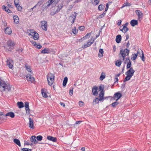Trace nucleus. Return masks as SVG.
I'll list each match as a JSON object with an SVG mask.
<instances>
[{
  "instance_id": "a18cd8bd",
  "label": "nucleus",
  "mask_w": 151,
  "mask_h": 151,
  "mask_svg": "<svg viewBox=\"0 0 151 151\" xmlns=\"http://www.w3.org/2000/svg\"><path fill=\"white\" fill-rule=\"evenodd\" d=\"M128 23L127 22L126 23L124 24L122 26L123 27H125L126 29V31H128L129 28L127 27Z\"/></svg>"
},
{
  "instance_id": "f257e3e1",
  "label": "nucleus",
  "mask_w": 151,
  "mask_h": 151,
  "mask_svg": "<svg viewBox=\"0 0 151 151\" xmlns=\"http://www.w3.org/2000/svg\"><path fill=\"white\" fill-rule=\"evenodd\" d=\"M5 89H7L8 91L10 90V86L6 84L4 81L0 80V91H4Z\"/></svg>"
},
{
  "instance_id": "dca6fc26",
  "label": "nucleus",
  "mask_w": 151,
  "mask_h": 151,
  "mask_svg": "<svg viewBox=\"0 0 151 151\" xmlns=\"http://www.w3.org/2000/svg\"><path fill=\"white\" fill-rule=\"evenodd\" d=\"M29 35H33V38L35 40H37L39 38V35L38 33L35 32H31V33H29Z\"/></svg>"
},
{
  "instance_id": "f03ea898",
  "label": "nucleus",
  "mask_w": 151,
  "mask_h": 151,
  "mask_svg": "<svg viewBox=\"0 0 151 151\" xmlns=\"http://www.w3.org/2000/svg\"><path fill=\"white\" fill-rule=\"evenodd\" d=\"M129 52V50L127 48L124 49V50H121L119 55V58H121V60H124L125 57L128 55Z\"/></svg>"
},
{
  "instance_id": "ddd939ff",
  "label": "nucleus",
  "mask_w": 151,
  "mask_h": 151,
  "mask_svg": "<svg viewBox=\"0 0 151 151\" xmlns=\"http://www.w3.org/2000/svg\"><path fill=\"white\" fill-rule=\"evenodd\" d=\"M29 127L31 129H34V121L32 119L31 117L29 118Z\"/></svg>"
},
{
  "instance_id": "49530a36",
  "label": "nucleus",
  "mask_w": 151,
  "mask_h": 151,
  "mask_svg": "<svg viewBox=\"0 0 151 151\" xmlns=\"http://www.w3.org/2000/svg\"><path fill=\"white\" fill-rule=\"evenodd\" d=\"M100 101L99 100V99L98 98H96L95 99H94L93 101V103H95V104L96 103L97 104L99 103V101Z\"/></svg>"
},
{
  "instance_id": "3c124183",
  "label": "nucleus",
  "mask_w": 151,
  "mask_h": 151,
  "mask_svg": "<svg viewBox=\"0 0 151 151\" xmlns=\"http://www.w3.org/2000/svg\"><path fill=\"white\" fill-rule=\"evenodd\" d=\"M104 87L103 86H100L99 87V91H101L104 92Z\"/></svg>"
},
{
  "instance_id": "a211bd4d",
  "label": "nucleus",
  "mask_w": 151,
  "mask_h": 151,
  "mask_svg": "<svg viewBox=\"0 0 151 151\" xmlns=\"http://www.w3.org/2000/svg\"><path fill=\"white\" fill-rule=\"evenodd\" d=\"M4 32L6 34L9 35H10L12 32L11 29L9 27H7L6 28H5Z\"/></svg>"
},
{
  "instance_id": "cd10ccee",
  "label": "nucleus",
  "mask_w": 151,
  "mask_h": 151,
  "mask_svg": "<svg viewBox=\"0 0 151 151\" xmlns=\"http://www.w3.org/2000/svg\"><path fill=\"white\" fill-rule=\"evenodd\" d=\"M13 19L14 21V22L15 23H19V18L17 16H14L13 17Z\"/></svg>"
},
{
  "instance_id": "79ce46f5",
  "label": "nucleus",
  "mask_w": 151,
  "mask_h": 151,
  "mask_svg": "<svg viewBox=\"0 0 151 151\" xmlns=\"http://www.w3.org/2000/svg\"><path fill=\"white\" fill-rule=\"evenodd\" d=\"M140 51H141V53H142V56H141V55H140V54L139 55H140V57H141V59H142V60L143 61H145V59H144V54L143 53V52L142 51L140 50Z\"/></svg>"
},
{
  "instance_id": "b1692460",
  "label": "nucleus",
  "mask_w": 151,
  "mask_h": 151,
  "mask_svg": "<svg viewBox=\"0 0 151 151\" xmlns=\"http://www.w3.org/2000/svg\"><path fill=\"white\" fill-rule=\"evenodd\" d=\"M130 23L132 26L134 27L135 25H137L138 24V22L137 20L133 19L131 21Z\"/></svg>"
},
{
  "instance_id": "1a4fd4ad",
  "label": "nucleus",
  "mask_w": 151,
  "mask_h": 151,
  "mask_svg": "<svg viewBox=\"0 0 151 151\" xmlns=\"http://www.w3.org/2000/svg\"><path fill=\"white\" fill-rule=\"evenodd\" d=\"M136 14L138 17V19L141 20L142 19L143 13L142 11L139 10H136L135 11Z\"/></svg>"
},
{
  "instance_id": "393cba45",
  "label": "nucleus",
  "mask_w": 151,
  "mask_h": 151,
  "mask_svg": "<svg viewBox=\"0 0 151 151\" xmlns=\"http://www.w3.org/2000/svg\"><path fill=\"white\" fill-rule=\"evenodd\" d=\"M122 39V37L120 35H117L116 37V42L117 43H119L121 41Z\"/></svg>"
},
{
  "instance_id": "f3484780",
  "label": "nucleus",
  "mask_w": 151,
  "mask_h": 151,
  "mask_svg": "<svg viewBox=\"0 0 151 151\" xmlns=\"http://www.w3.org/2000/svg\"><path fill=\"white\" fill-rule=\"evenodd\" d=\"M94 41V39L92 42L89 41L88 42L87 44L83 45L82 46V48L84 49L86 48L87 47L90 46L91 44H92Z\"/></svg>"
},
{
  "instance_id": "6e6d98bb",
  "label": "nucleus",
  "mask_w": 151,
  "mask_h": 151,
  "mask_svg": "<svg viewBox=\"0 0 151 151\" xmlns=\"http://www.w3.org/2000/svg\"><path fill=\"white\" fill-rule=\"evenodd\" d=\"M29 103L28 102H26L24 104V106L25 107V108H28L29 107Z\"/></svg>"
},
{
  "instance_id": "412c9836",
  "label": "nucleus",
  "mask_w": 151,
  "mask_h": 151,
  "mask_svg": "<svg viewBox=\"0 0 151 151\" xmlns=\"http://www.w3.org/2000/svg\"><path fill=\"white\" fill-rule=\"evenodd\" d=\"M139 52H140L139 51V50H138L137 52V54H132V56L131 57V59L132 60H135L137 58L138 54L140 55V53H139Z\"/></svg>"
},
{
  "instance_id": "72a5a7b5",
  "label": "nucleus",
  "mask_w": 151,
  "mask_h": 151,
  "mask_svg": "<svg viewBox=\"0 0 151 151\" xmlns=\"http://www.w3.org/2000/svg\"><path fill=\"white\" fill-rule=\"evenodd\" d=\"M105 78V73L102 72L101 74L99 79L100 80H103Z\"/></svg>"
},
{
  "instance_id": "a878e982",
  "label": "nucleus",
  "mask_w": 151,
  "mask_h": 151,
  "mask_svg": "<svg viewBox=\"0 0 151 151\" xmlns=\"http://www.w3.org/2000/svg\"><path fill=\"white\" fill-rule=\"evenodd\" d=\"M119 60H117L116 61L115 63V65L116 66L119 67L122 63V62L123 60H121V58H119Z\"/></svg>"
},
{
  "instance_id": "4be33fe9",
  "label": "nucleus",
  "mask_w": 151,
  "mask_h": 151,
  "mask_svg": "<svg viewBox=\"0 0 151 151\" xmlns=\"http://www.w3.org/2000/svg\"><path fill=\"white\" fill-rule=\"evenodd\" d=\"M50 6V5H49V3L47 1V2L45 3L42 5V9L43 10H44L45 9L46 10Z\"/></svg>"
},
{
  "instance_id": "20e7f679",
  "label": "nucleus",
  "mask_w": 151,
  "mask_h": 151,
  "mask_svg": "<svg viewBox=\"0 0 151 151\" xmlns=\"http://www.w3.org/2000/svg\"><path fill=\"white\" fill-rule=\"evenodd\" d=\"M6 116H9L12 118H13L14 117L15 114L13 112H9L6 114L5 115H0V119H1V122L4 120L3 119H4V117H6Z\"/></svg>"
},
{
  "instance_id": "5fc2aeb1",
  "label": "nucleus",
  "mask_w": 151,
  "mask_h": 151,
  "mask_svg": "<svg viewBox=\"0 0 151 151\" xmlns=\"http://www.w3.org/2000/svg\"><path fill=\"white\" fill-rule=\"evenodd\" d=\"M2 8L3 10H5L6 12V10H7V9H8V7H6L4 5H3L2 6Z\"/></svg>"
},
{
  "instance_id": "9b49d317",
  "label": "nucleus",
  "mask_w": 151,
  "mask_h": 151,
  "mask_svg": "<svg viewBox=\"0 0 151 151\" xmlns=\"http://www.w3.org/2000/svg\"><path fill=\"white\" fill-rule=\"evenodd\" d=\"M76 15L77 14L76 12H74L72 15L70 16L69 20L70 21H71V22L72 24L74 23Z\"/></svg>"
},
{
  "instance_id": "e433bc0d",
  "label": "nucleus",
  "mask_w": 151,
  "mask_h": 151,
  "mask_svg": "<svg viewBox=\"0 0 151 151\" xmlns=\"http://www.w3.org/2000/svg\"><path fill=\"white\" fill-rule=\"evenodd\" d=\"M41 52L43 54L48 53H49V50L45 48L41 51Z\"/></svg>"
},
{
  "instance_id": "de8ad7c7",
  "label": "nucleus",
  "mask_w": 151,
  "mask_h": 151,
  "mask_svg": "<svg viewBox=\"0 0 151 151\" xmlns=\"http://www.w3.org/2000/svg\"><path fill=\"white\" fill-rule=\"evenodd\" d=\"M73 88H71L70 89L69 91V94L70 96L73 95Z\"/></svg>"
},
{
  "instance_id": "a19ab883",
  "label": "nucleus",
  "mask_w": 151,
  "mask_h": 151,
  "mask_svg": "<svg viewBox=\"0 0 151 151\" xmlns=\"http://www.w3.org/2000/svg\"><path fill=\"white\" fill-rule=\"evenodd\" d=\"M25 67L27 70L29 72H31V70L30 68V66H29L27 64H26L25 65Z\"/></svg>"
},
{
  "instance_id": "58836bf2",
  "label": "nucleus",
  "mask_w": 151,
  "mask_h": 151,
  "mask_svg": "<svg viewBox=\"0 0 151 151\" xmlns=\"http://www.w3.org/2000/svg\"><path fill=\"white\" fill-rule=\"evenodd\" d=\"M131 76H129L128 75H127L126 77L125 78L124 80H123V82L124 83L126 81L129 80L131 78Z\"/></svg>"
},
{
  "instance_id": "774afa93",
  "label": "nucleus",
  "mask_w": 151,
  "mask_h": 151,
  "mask_svg": "<svg viewBox=\"0 0 151 151\" xmlns=\"http://www.w3.org/2000/svg\"><path fill=\"white\" fill-rule=\"evenodd\" d=\"M121 22L122 21L121 20H118L117 23L118 25L119 26L121 24Z\"/></svg>"
},
{
  "instance_id": "473e14b6",
  "label": "nucleus",
  "mask_w": 151,
  "mask_h": 151,
  "mask_svg": "<svg viewBox=\"0 0 151 151\" xmlns=\"http://www.w3.org/2000/svg\"><path fill=\"white\" fill-rule=\"evenodd\" d=\"M17 104L18 107L19 108H21L24 107V104L22 102H18Z\"/></svg>"
},
{
  "instance_id": "f704fd0d",
  "label": "nucleus",
  "mask_w": 151,
  "mask_h": 151,
  "mask_svg": "<svg viewBox=\"0 0 151 151\" xmlns=\"http://www.w3.org/2000/svg\"><path fill=\"white\" fill-rule=\"evenodd\" d=\"M125 27H124L122 26H121L120 27V30L122 31L124 33H125L127 32L128 31H126V29H125Z\"/></svg>"
},
{
  "instance_id": "4d7b16f0",
  "label": "nucleus",
  "mask_w": 151,
  "mask_h": 151,
  "mask_svg": "<svg viewBox=\"0 0 151 151\" xmlns=\"http://www.w3.org/2000/svg\"><path fill=\"white\" fill-rule=\"evenodd\" d=\"M79 104L80 106H82L84 105V103L82 101H80L79 102Z\"/></svg>"
},
{
  "instance_id": "e2e57ef3",
  "label": "nucleus",
  "mask_w": 151,
  "mask_h": 151,
  "mask_svg": "<svg viewBox=\"0 0 151 151\" xmlns=\"http://www.w3.org/2000/svg\"><path fill=\"white\" fill-rule=\"evenodd\" d=\"M19 0H15L14 1V3L15 5L19 4Z\"/></svg>"
},
{
  "instance_id": "864d4df0",
  "label": "nucleus",
  "mask_w": 151,
  "mask_h": 151,
  "mask_svg": "<svg viewBox=\"0 0 151 151\" xmlns=\"http://www.w3.org/2000/svg\"><path fill=\"white\" fill-rule=\"evenodd\" d=\"M25 110L26 114H29L30 113V110L29 107L28 108H25Z\"/></svg>"
},
{
  "instance_id": "7ed1b4c3",
  "label": "nucleus",
  "mask_w": 151,
  "mask_h": 151,
  "mask_svg": "<svg viewBox=\"0 0 151 151\" xmlns=\"http://www.w3.org/2000/svg\"><path fill=\"white\" fill-rule=\"evenodd\" d=\"M55 77L54 75L52 73H50L48 74L47 80L50 86H51L52 85L54 82Z\"/></svg>"
},
{
  "instance_id": "4468645a",
  "label": "nucleus",
  "mask_w": 151,
  "mask_h": 151,
  "mask_svg": "<svg viewBox=\"0 0 151 151\" xmlns=\"http://www.w3.org/2000/svg\"><path fill=\"white\" fill-rule=\"evenodd\" d=\"M26 78L27 81H30L32 83H33L35 81L34 77H32L30 74H28Z\"/></svg>"
},
{
  "instance_id": "c85d7f7f",
  "label": "nucleus",
  "mask_w": 151,
  "mask_h": 151,
  "mask_svg": "<svg viewBox=\"0 0 151 151\" xmlns=\"http://www.w3.org/2000/svg\"><path fill=\"white\" fill-rule=\"evenodd\" d=\"M58 2V0H49L48 1L49 3V5H50L54 3L56 4Z\"/></svg>"
},
{
  "instance_id": "5701e85b",
  "label": "nucleus",
  "mask_w": 151,
  "mask_h": 151,
  "mask_svg": "<svg viewBox=\"0 0 151 151\" xmlns=\"http://www.w3.org/2000/svg\"><path fill=\"white\" fill-rule=\"evenodd\" d=\"M47 139L48 140L51 141L53 142H56L57 141V139L56 137L50 136H47Z\"/></svg>"
},
{
  "instance_id": "0e129e2a",
  "label": "nucleus",
  "mask_w": 151,
  "mask_h": 151,
  "mask_svg": "<svg viewBox=\"0 0 151 151\" xmlns=\"http://www.w3.org/2000/svg\"><path fill=\"white\" fill-rule=\"evenodd\" d=\"M92 32H91L90 33H87L86 35L83 37V38H85V39H86V37H87L88 36H89V35H91Z\"/></svg>"
},
{
  "instance_id": "aec40b11",
  "label": "nucleus",
  "mask_w": 151,
  "mask_h": 151,
  "mask_svg": "<svg viewBox=\"0 0 151 151\" xmlns=\"http://www.w3.org/2000/svg\"><path fill=\"white\" fill-rule=\"evenodd\" d=\"M36 138V137L35 136H32L30 139L31 142L35 144H37L38 142V141H37Z\"/></svg>"
},
{
  "instance_id": "bf43d9fd",
  "label": "nucleus",
  "mask_w": 151,
  "mask_h": 151,
  "mask_svg": "<svg viewBox=\"0 0 151 151\" xmlns=\"http://www.w3.org/2000/svg\"><path fill=\"white\" fill-rule=\"evenodd\" d=\"M32 143H31L30 144L29 142L27 141H24V145H32Z\"/></svg>"
},
{
  "instance_id": "6ab92c4d",
  "label": "nucleus",
  "mask_w": 151,
  "mask_h": 151,
  "mask_svg": "<svg viewBox=\"0 0 151 151\" xmlns=\"http://www.w3.org/2000/svg\"><path fill=\"white\" fill-rule=\"evenodd\" d=\"M104 92L101 91L100 92L99 96V100L101 101L104 99Z\"/></svg>"
},
{
  "instance_id": "603ef678",
  "label": "nucleus",
  "mask_w": 151,
  "mask_h": 151,
  "mask_svg": "<svg viewBox=\"0 0 151 151\" xmlns=\"http://www.w3.org/2000/svg\"><path fill=\"white\" fill-rule=\"evenodd\" d=\"M72 32L74 34H76L77 33L78 30H77L76 29V27H75V29H72Z\"/></svg>"
},
{
  "instance_id": "69168bd1",
  "label": "nucleus",
  "mask_w": 151,
  "mask_h": 151,
  "mask_svg": "<svg viewBox=\"0 0 151 151\" xmlns=\"http://www.w3.org/2000/svg\"><path fill=\"white\" fill-rule=\"evenodd\" d=\"M17 8L18 11H20L22 9V7L20 5L19 6L17 7Z\"/></svg>"
},
{
  "instance_id": "9d476101",
  "label": "nucleus",
  "mask_w": 151,
  "mask_h": 151,
  "mask_svg": "<svg viewBox=\"0 0 151 151\" xmlns=\"http://www.w3.org/2000/svg\"><path fill=\"white\" fill-rule=\"evenodd\" d=\"M135 71L133 69V68L131 67L130 68L129 70L127 71L126 73V75L132 77L134 75Z\"/></svg>"
},
{
  "instance_id": "8fccbe9b",
  "label": "nucleus",
  "mask_w": 151,
  "mask_h": 151,
  "mask_svg": "<svg viewBox=\"0 0 151 151\" xmlns=\"http://www.w3.org/2000/svg\"><path fill=\"white\" fill-rule=\"evenodd\" d=\"M79 29L81 31H83L85 29V27L84 26H81L78 27Z\"/></svg>"
},
{
  "instance_id": "338daca9",
  "label": "nucleus",
  "mask_w": 151,
  "mask_h": 151,
  "mask_svg": "<svg viewBox=\"0 0 151 151\" xmlns=\"http://www.w3.org/2000/svg\"><path fill=\"white\" fill-rule=\"evenodd\" d=\"M99 0H95L94 1V3L96 5L98 4L99 3Z\"/></svg>"
},
{
  "instance_id": "6e6552de",
  "label": "nucleus",
  "mask_w": 151,
  "mask_h": 151,
  "mask_svg": "<svg viewBox=\"0 0 151 151\" xmlns=\"http://www.w3.org/2000/svg\"><path fill=\"white\" fill-rule=\"evenodd\" d=\"M40 23L41 24L42 28L44 30L46 31L47 29V22L45 20L41 21Z\"/></svg>"
},
{
  "instance_id": "4c0bfd02",
  "label": "nucleus",
  "mask_w": 151,
  "mask_h": 151,
  "mask_svg": "<svg viewBox=\"0 0 151 151\" xmlns=\"http://www.w3.org/2000/svg\"><path fill=\"white\" fill-rule=\"evenodd\" d=\"M131 5V4L129 2H126L125 3H124L122 7H121V8H123L124 7L127 6H130Z\"/></svg>"
},
{
  "instance_id": "39448f33",
  "label": "nucleus",
  "mask_w": 151,
  "mask_h": 151,
  "mask_svg": "<svg viewBox=\"0 0 151 151\" xmlns=\"http://www.w3.org/2000/svg\"><path fill=\"white\" fill-rule=\"evenodd\" d=\"M7 46L9 47L8 50L11 51L14 48V43L11 40H9L7 42Z\"/></svg>"
},
{
  "instance_id": "7c9ffc66",
  "label": "nucleus",
  "mask_w": 151,
  "mask_h": 151,
  "mask_svg": "<svg viewBox=\"0 0 151 151\" xmlns=\"http://www.w3.org/2000/svg\"><path fill=\"white\" fill-rule=\"evenodd\" d=\"M41 92L43 97L45 98H47L48 97V96L45 91V90L44 89H41Z\"/></svg>"
},
{
  "instance_id": "423d86ee",
  "label": "nucleus",
  "mask_w": 151,
  "mask_h": 151,
  "mask_svg": "<svg viewBox=\"0 0 151 151\" xmlns=\"http://www.w3.org/2000/svg\"><path fill=\"white\" fill-rule=\"evenodd\" d=\"M122 96V94L119 92H118L114 94L113 97L111 99L117 101Z\"/></svg>"
},
{
  "instance_id": "c756f323",
  "label": "nucleus",
  "mask_w": 151,
  "mask_h": 151,
  "mask_svg": "<svg viewBox=\"0 0 151 151\" xmlns=\"http://www.w3.org/2000/svg\"><path fill=\"white\" fill-rule=\"evenodd\" d=\"M104 53V51L103 49H100L99 50V53L98 54V56L99 58L102 57L103 56V53Z\"/></svg>"
},
{
  "instance_id": "0eeeda50",
  "label": "nucleus",
  "mask_w": 151,
  "mask_h": 151,
  "mask_svg": "<svg viewBox=\"0 0 151 151\" xmlns=\"http://www.w3.org/2000/svg\"><path fill=\"white\" fill-rule=\"evenodd\" d=\"M13 61L12 59L9 58L7 60L6 65L10 68L12 69L13 68Z\"/></svg>"
},
{
  "instance_id": "37998d69",
  "label": "nucleus",
  "mask_w": 151,
  "mask_h": 151,
  "mask_svg": "<svg viewBox=\"0 0 151 151\" xmlns=\"http://www.w3.org/2000/svg\"><path fill=\"white\" fill-rule=\"evenodd\" d=\"M36 139L38 141H40L42 139V137L41 135H38L36 137Z\"/></svg>"
},
{
  "instance_id": "680f3d73",
  "label": "nucleus",
  "mask_w": 151,
  "mask_h": 151,
  "mask_svg": "<svg viewBox=\"0 0 151 151\" xmlns=\"http://www.w3.org/2000/svg\"><path fill=\"white\" fill-rule=\"evenodd\" d=\"M36 48L38 49H40L42 47V46L40 45H37L36 46Z\"/></svg>"
},
{
  "instance_id": "ea45409f",
  "label": "nucleus",
  "mask_w": 151,
  "mask_h": 151,
  "mask_svg": "<svg viewBox=\"0 0 151 151\" xmlns=\"http://www.w3.org/2000/svg\"><path fill=\"white\" fill-rule=\"evenodd\" d=\"M68 81V78L67 77H65L63 82V86H65L67 83Z\"/></svg>"
},
{
  "instance_id": "2f4dec72",
  "label": "nucleus",
  "mask_w": 151,
  "mask_h": 151,
  "mask_svg": "<svg viewBox=\"0 0 151 151\" xmlns=\"http://www.w3.org/2000/svg\"><path fill=\"white\" fill-rule=\"evenodd\" d=\"M14 142L19 147L21 146V144L19 140L17 139H14L13 140Z\"/></svg>"
},
{
  "instance_id": "f8f14e48",
  "label": "nucleus",
  "mask_w": 151,
  "mask_h": 151,
  "mask_svg": "<svg viewBox=\"0 0 151 151\" xmlns=\"http://www.w3.org/2000/svg\"><path fill=\"white\" fill-rule=\"evenodd\" d=\"M127 63V68L128 69L129 68L130 69V68H131V67L132 65V62L129 58H126V60L125 61L124 63L125 64Z\"/></svg>"
},
{
  "instance_id": "c03bdc74",
  "label": "nucleus",
  "mask_w": 151,
  "mask_h": 151,
  "mask_svg": "<svg viewBox=\"0 0 151 151\" xmlns=\"http://www.w3.org/2000/svg\"><path fill=\"white\" fill-rule=\"evenodd\" d=\"M104 7L102 4H100L98 6V9L99 10L102 11L104 9Z\"/></svg>"
},
{
  "instance_id": "09e8293b",
  "label": "nucleus",
  "mask_w": 151,
  "mask_h": 151,
  "mask_svg": "<svg viewBox=\"0 0 151 151\" xmlns=\"http://www.w3.org/2000/svg\"><path fill=\"white\" fill-rule=\"evenodd\" d=\"M105 12H103V13L101 14H100L99 15V18H101L104 17V16L105 15V14H106Z\"/></svg>"
},
{
  "instance_id": "bb28decb",
  "label": "nucleus",
  "mask_w": 151,
  "mask_h": 151,
  "mask_svg": "<svg viewBox=\"0 0 151 151\" xmlns=\"http://www.w3.org/2000/svg\"><path fill=\"white\" fill-rule=\"evenodd\" d=\"M63 6V4L61 3L59 4L57 7L58 8L56 11L55 12V14H56L58 13L60 10L62 8Z\"/></svg>"
},
{
  "instance_id": "13d9d810",
  "label": "nucleus",
  "mask_w": 151,
  "mask_h": 151,
  "mask_svg": "<svg viewBox=\"0 0 151 151\" xmlns=\"http://www.w3.org/2000/svg\"><path fill=\"white\" fill-rule=\"evenodd\" d=\"M22 151H31V150L27 148H23L22 149Z\"/></svg>"
},
{
  "instance_id": "052dcab7",
  "label": "nucleus",
  "mask_w": 151,
  "mask_h": 151,
  "mask_svg": "<svg viewBox=\"0 0 151 151\" xmlns=\"http://www.w3.org/2000/svg\"><path fill=\"white\" fill-rule=\"evenodd\" d=\"M23 50V49L22 48H21V49H19L18 50L19 53L20 54L22 53V52Z\"/></svg>"
},
{
  "instance_id": "c9c22d12",
  "label": "nucleus",
  "mask_w": 151,
  "mask_h": 151,
  "mask_svg": "<svg viewBox=\"0 0 151 151\" xmlns=\"http://www.w3.org/2000/svg\"><path fill=\"white\" fill-rule=\"evenodd\" d=\"M119 104V102H118L116 101L111 104L110 105L114 107H115Z\"/></svg>"
},
{
  "instance_id": "2eb2a0df",
  "label": "nucleus",
  "mask_w": 151,
  "mask_h": 151,
  "mask_svg": "<svg viewBox=\"0 0 151 151\" xmlns=\"http://www.w3.org/2000/svg\"><path fill=\"white\" fill-rule=\"evenodd\" d=\"M98 87L96 86H94L92 88V92L93 95L95 96H97L98 94Z\"/></svg>"
}]
</instances>
